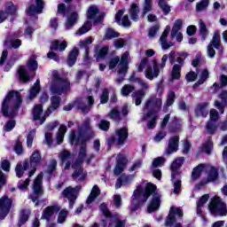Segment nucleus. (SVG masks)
Masks as SVG:
<instances>
[{
	"mask_svg": "<svg viewBox=\"0 0 227 227\" xmlns=\"http://www.w3.org/2000/svg\"><path fill=\"white\" fill-rule=\"evenodd\" d=\"M157 190V186L153 184H148L145 189L138 186L133 193L131 198V205L135 206V208H137L139 205H143V203H146L148 198L152 197V200L148 206L149 214L152 212H155V210H159V207H160V195L157 193L155 191Z\"/></svg>",
	"mask_w": 227,
	"mask_h": 227,
	"instance_id": "1",
	"label": "nucleus"
},
{
	"mask_svg": "<svg viewBox=\"0 0 227 227\" xmlns=\"http://www.w3.org/2000/svg\"><path fill=\"white\" fill-rule=\"evenodd\" d=\"M22 104L20 93L17 91H10L2 105V113L4 116H13L19 111Z\"/></svg>",
	"mask_w": 227,
	"mask_h": 227,
	"instance_id": "2",
	"label": "nucleus"
},
{
	"mask_svg": "<svg viewBox=\"0 0 227 227\" xmlns=\"http://www.w3.org/2000/svg\"><path fill=\"white\" fill-rule=\"evenodd\" d=\"M184 157L176 159L170 167L171 171V181L174 187V194H178L182 187V181L180 180V168L184 164Z\"/></svg>",
	"mask_w": 227,
	"mask_h": 227,
	"instance_id": "3",
	"label": "nucleus"
},
{
	"mask_svg": "<svg viewBox=\"0 0 227 227\" xmlns=\"http://www.w3.org/2000/svg\"><path fill=\"white\" fill-rule=\"evenodd\" d=\"M168 61V55H163L160 62L159 63L156 59H153L151 61V65H149L145 71V78L149 81H153L159 77V74H160V70L166 67V63Z\"/></svg>",
	"mask_w": 227,
	"mask_h": 227,
	"instance_id": "4",
	"label": "nucleus"
},
{
	"mask_svg": "<svg viewBox=\"0 0 227 227\" xmlns=\"http://www.w3.org/2000/svg\"><path fill=\"white\" fill-rule=\"evenodd\" d=\"M208 208L211 215L215 217H217V215H221L222 217L227 215L226 203L223 201L221 197L213 198L209 203Z\"/></svg>",
	"mask_w": 227,
	"mask_h": 227,
	"instance_id": "5",
	"label": "nucleus"
},
{
	"mask_svg": "<svg viewBox=\"0 0 227 227\" xmlns=\"http://www.w3.org/2000/svg\"><path fill=\"white\" fill-rule=\"evenodd\" d=\"M68 86H70V82L68 81L61 79L58 72L52 73V80L51 82V93L55 95H61Z\"/></svg>",
	"mask_w": 227,
	"mask_h": 227,
	"instance_id": "6",
	"label": "nucleus"
},
{
	"mask_svg": "<svg viewBox=\"0 0 227 227\" xmlns=\"http://www.w3.org/2000/svg\"><path fill=\"white\" fill-rule=\"evenodd\" d=\"M162 107V99L159 98H150L144 107V114H157Z\"/></svg>",
	"mask_w": 227,
	"mask_h": 227,
	"instance_id": "7",
	"label": "nucleus"
},
{
	"mask_svg": "<svg viewBox=\"0 0 227 227\" xmlns=\"http://www.w3.org/2000/svg\"><path fill=\"white\" fill-rule=\"evenodd\" d=\"M214 47L217 51H223V46H221V35L217 31L214 32L213 38L207 45V54L208 58H214V56H215V50H214Z\"/></svg>",
	"mask_w": 227,
	"mask_h": 227,
	"instance_id": "8",
	"label": "nucleus"
},
{
	"mask_svg": "<svg viewBox=\"0 0 227 227\" xmlns=\"http://www.w3.org/2000/svg\"><path fill=\"white\" fill-rule=\"evenodd\" d=\"M136 82L139 84L143 90L134 92L132 94V97L135 100L136 106H141V102L145 98L146 95V90H148V88H150V86L148 85V83H146V82H145V80L141 78H137Z\"/></svg>",
	"mask_w": 227,
	"mask_h": 227,
	"instance_id": "9",
	"label": "nucleus"
},
{
	"mask_svg": "<svg viewBox=\"0 0 227 227\" xmlns=\"http://www.w3.org/2000/svg\"><path fill=\"white\" fill-rule=\"evenodd\" d=\"M12 203H13V200L8 196L0 198V219H4L8 215Z\"/></svg>",
	"mask_w": 227,
	"mask_h": 227,
	"instance_id": "10",
	"label": "nucleus"
},
{
	"mask_svg": "<svg viewBox=\"0 0 227 227\" xmlns=\"http://www.w3.org/2000/svg\"><path fill=\"white\" fill-rule=\"evenodd\" d=\"M87 21L92 24H97L102 20L100 17V10L97 5H90L87 10Z\"/></svg>",
	"mask_w": 227,
	"mask_h": 227,
	"instance_id": "11",
	"label": "nucleus"
},
{
	"mask_svg": "<svg viewBox=\"0 0 227 227\" xmlns=\"http://www.w3.org/2000/svg\"><path fill=\"white\" fill-rule=\"evenodd\" d=\"M79 191H81V187L77 186L75 188L67 187L62 192L64 198H67L69 200V207L71 208H74V203L77 200V192Z\"/></svg>",
	"mask_w": 227,
	"mask_h": 227,
	"instance_id": "12",
	"label": "nucleus"
},
{
	"mask_svg": "<svg viewBox=\"0 0 227 227\" xmlns=\"http://www.w3.org/2000/svg\"><path fill=\"white\" fill-rule=\"evenodd\" d=\"M210 121L206 125V129L208 134H214L217 130L215 122L219 120V113L215 109H212L209 114Z\"/></svg>",
	"mask_w": 227,
	"mask_h": 227,
	"instance_id": "13",
	"label": "nucleus"
},
{
	"mask_svg": "<svg viewBox=\"0 0 227 227\" xmlns=\"http://www.w3.org/2000/svg\"><path fill=\"white\" fill-rule=\"evenodd\" d=\"M94 155L90 154L89 156L86 155V145H82L81 148H80V153L78 155V160L74 162V164L72 165V168H75V166H81V164H82V162H85L87 164H90V162H91V160L94 159Z\"/></svg>",
	"mask_w": 227,
	"mask_h": 227,
	"instance_id": "14",
	"label": "nucleus"
},
{
	"mask_svg": "<svg viewBox=\"0 0 227 227\" xmlns=\"http://www.w3.org/2000/svg\"><path fill=\"white\" fill-rule=\"evenodd\" d=\"M184 211L180 209V207H170L168 216L165 223V226H171V224H175L176 221V217H183Z\"/></svg>",
	"mask_w": 227,
	"mask_h": 227,
	"instance_id": "15",
	"label": "nucleus"
},
{
	"mask_svg": "<svg viewBox=\"0 0 227 227\" xmlns=\"http://www.w3.org/2000/svg\"><path fill=\"white\" fill-rule=\"evenodd\" d=\"M206 171L207 173V177L206 180L200 182V185H207V184H210V182H215V180L219 178L217 168L210 165H207Z\"/></svg>",
	"mask_w": 227,
	"mask_h": 227,
	"instance_id": "16",
	"label": "nucleus"
},
{
	"mask_svg": "<svg viewBox=\"0 0 227 227\" xmlns=\"http://www.w3.org/2000/svg\"><path fill=\"white\" fill-rule=\"evenodd\" d=\"M129 58H130V54L129 53V51H126L121 55V61L118 66L119 75H123L124 74H127V70H129Z\"/></svg>",
	"mask_w": 227,
	"mask_h": 227,
	"instance_id": "17",
	"label": "nucleus"
},
{
	"mask_svg": "<svg viewBox=\"0 0 227 227\" xmlns=\"http://www.w3.org/2000/svg\"><path fill=\"white\" fill-rule=\"evenodd\" d=\"M17 13V6L13 3L9 2L6 6V12H0V24L4 22L8 17H13Z\"/></svg>",
	"mask_w": 227,
	"mask_h": 227,
	"instance_id": "18",
	"label": "nucleus"
},
{
	"mask_svg": "<svg viewBox=\"0 0 227 227\" xmlns=\"http://www.w3.org/2000/svg\"><path fill=\"white\" fill-rule=\"evenodd\" d=\"M40 162H42V154H40V152L35 151L30 156V164L31 166H34V168L28 173L29 178H31V176L36 173V166H38Z\"/></svg>",
	"mask_w": 227,
	"mask_h": 227,
	"instance_id": "19",
	"label": "nucleus"
},
{
	"mask_svg": "<svg viewBox=\"0 0 227 227\" xmlns=\"http://www.w3.org/2000/svg\"><path fill=\"white\" fill-rule=\"evenodd\" d=\"M129 137V129L127 127L120 128L115 130L114 141L117 142V145H123Z\"/></svg>",
	"mask_w": 227,
	"mask_h": 227,
	"instance_id": "20",
	"label": "nucleus"
},
{
	"mask_svg": "<svg viewBox=\"0 0 227 227\" xmlns=\"http://www.w3.org/2000/svg\"><path fill=\"white\" fill-rule=\"evenodd\" d=\"M95 99L93 97L89 96L86 98H81L76 100L75 106L79 107L82 111V113H88V104L89 106H93Z\"/></svg>",
	"mask_w": 227,
	"mask_h": 227,
	"instance_id": "21",
	"label": "nucleus"
},
{
	"mask_svg": "<svg viewBox=\"0 0 227 227\" xmlns=\"http://www.w3.org/2000/svg\"><path fill=\"white\" fill-rule=\"evenodd\" d=\"M127 164V159L123 154H118L117 156V164L114 168V175H121L123 173V169H125V166Z\"/></svg>",
	"mask_w": 227,
	"mask_h": 227,
	"instance_id": "22",
	"label": "nucleus"
},
{
	"mask_svg": "<svg viewBox=\"0 0 227 227\" xmlns=\"http://www.w3.org/2000/svg\"><path fill=\"white\" fill-rule=\"evenodd\" d=\"M210 200V195L204 194L198 201H197V215L202 218L203 221H207L205 216L203 215V207L206 205L207 201Z\"/></svg>",
	"mask_w": 227,
	"mask_h": 227,
	"instance_id": "23",
	"label": "nucleus"
},
{
	"mask_svg": "<svg viewBox=\"0 0 227 227\" xmlns=\"http://www.w3.org/2000/svg\"><path fill=\"white\" fill-rule=\"evenodd\" d=\"M59 210H61V207H59V206L58 205L47 207L43 211L42 219H44L45 221H50L51 217H52L54 214H58Z\"/></svg>",
	"mask_w": 227,
	"mask_h": 227,
	"instance_id": "24",
	"label": "nucleus"
},
{
	"mask_svg": "<svg viewBox=\"0 0 227 227\" xmlns=\"http://www.w3.org/2000/svg\"><path fill=\"white\" fill-rule=\"evenodd\" d=\"M59 159H60L61 162L63 164H65V166H64L65 171H67V169H70V165H71L70 161L73 159L72 153H70V152H68L67 150H63L59 153Z\"/></svg>",
	"mask_w": 227,
	"mask_h": 227,
	"instance_id": "25",
	"label": "nucleus"
},
{
	"mask_svg": "<svg viewBox=\"0 0 227 227\" xmlns=\"http://www.w3.org/2000/svg\"><path fill=\"white\" fill-rule=\"evenodd\" d=\"M43 114V107L42 105H36L33 110V118L35 121H39V125H42L45 121V118L42 115Z\"/></svg>",
	"mask_w": 227,
	"mask_h": 227,
	"instance_id": "26",
	"label": "nucleus"
},
{
	"mask_svg": "<svg viewBox=\"0 0 227 227\" xmlns=\"http://www.w3.org/2000/svg\"><path fill=\"white\" fill-rule=\"evenodd\" d=\"M124 11L120 10L116 15H115V22L119 24L120 26H123V27H130V20H129V16H124L122 19L121 17L123 16Z\"/></svg>",
	"mask_w": 227,
	"mask_h": 227,
	"instance_id": "27",
	"label": "nucleus"
},
{
	"mask_svg": "<svg viewBox=\"0 0 227 227\" xmlns=\"http://www.w3.org/2000/svg\"><path fill=\"white\" fill-rule=\"evenodd\" d=\"M180 138L178 137H174L170 138L168 142V149L166 151V155H171V153L178 151V143Z\"/></svg>",
	"mask_w": 227,
	"mask_h": 227,
	"instance_id": "28",
	"label": "nucleus"
},
{
	"mask_svg": "<svg viewBox=\"0 0 227 227\" xmlns=\"http://www.w3.org/2000/svg\"><path fill=\"white\" fill-rule=\"evenodd\" d=\"M35 3L36 6L31 5L30 7H28V15H36V13H42V10H43V0H35Z\"/></svg>",
	"mask_w": 227,
	"mask_h": 227,
	"instance_id": "29",
	"label": "nucleus"
},
{
	"mask_svg": "<svg viewBox=\"0 0 227 227\" xmlns=\"http://www.w3.org/2000/svg\"><path fill=\"white\" fill-rule=\"evenodd\" d=\"M42 180H43V174L40 173L34 180V185H33L34 194H42L43 193Z\"/></svg>",
	"mask_w": 227,
	"mask_h": 227,
	"instance_id": "30",
	"label": "nucleus"
},
{
	"mask_svg": "<svg viewBox=\"0 0 227 227\" xmlns=\"http://www.w3.org/2000/svg\"><path fill=\"white\" fill-rule=\"evenodd\" d=\"M169 31H171V27L167 26L160 38L162 49H169V47H172L173 45V43H166V39L168 38V35H169Z\"/></svg>",
	"mask_w": 227,
	"mask_h": 227,
	"instance_id": "31",
	"label": "nucleus"
},
{
	"mask_svg": "<svg viewBox=\"0 0 227 227\" xmlns=\"http://www.w3.org/2000/svg\"><path fill=\"white\" fill-rule=\"evenodd\" d=\"M208 103H201L197 106L195 110L196 116H202V118H207L208 116Z\"/></svg>",
	"mask_w": 227,
	"mask_h": 227,
	"instance_id": "32",
	"label": "nucleus"
},
{
	"mask_svg": "<svg viewBox=\"0 0 227 227\" xmlns=\"http://www.w3.org/2000/svg\"><path fill=\"white\" fill-rule=\"evenodd\" d=\"M4 45L10 49H19L22 45V41L20 39H12V35H10L4 41Z\"/></svg>",
	"mask_w": 227,
	"mask_h": 227,
	"instance_id": "33",
	"label": "nucleus"
},
{
	"mask_svg": "<svg viewBox=\"0 0 227 227\" xmlns=\"http://www.w3.org/2000/svg\"><path fill=\"white\" fill-rule=\"evenodd\" d=\"M51 106L46 111V113H45L46 116H49V114H51V113H52V111H56V109H58V107H59V104L61 102V98H59V96H53L51 98Z\"/></svg>",
	"mask_w": 227,
	"mask_h": 227,
	"instance_id": "34",
	"label": "nucleus"
},
{
	"mask_svg": "<svg viewBox=\"0 0 227 227\" xmlns=\"http://www.w3.org/2000/svg\"><path fill=\"white\" fill-rule=\"evenodd\" d=\"M219 98H221V102L215 101V107H217L219 111H221L222 114L224 113V106L226 104V98H227V92L226 90H223L221 94L219 95Z\"/></svg>",
	"mask_w": 227,
	"mask_h": 227,
	"instance_id": "35",
	"label": "nucleus"
},
{
	"mask_svg": "<svg viewBox=\"0 0 227 227\" xmlns=\"http://www.w3.org/2000/svg\"><path fill=\"white\" fill-rule=\"evenodd\" d=\"M204 171H207V165L200 164L194 168L192 173V180H198Z\"/></svg>",
	"mask_w": 227,
	"mask_h": 227,
	"instance_id": "36",
	"label": "nucleus"
},
{
	"mask_svg": "<svg viewBox=\"0 0 227 227\" xmlns=\"http://www.w3.org/2000/svg\"><path fill=\"white\" fill-rule=\"evenodd\" d=\"M57 126L58 122L47 126L48 131L45 133V143L49 147H51L52 145V133H51V130H54Z\"/></svg>",
	"mask_w": 227,
	"mask_h": 227,
	"instance_id": "37",
	"label": "nucleus"
},
{
	"mask_svg": "<svg viewBox=\"0 0 227 227\" xmlns=\"http://www.w3.org/2000/svg\"><path fill=\"white\" fill-rule=\"evenodd\" d=\"M73 169H75L72 175L73 178L79 179L81 181L86 178V172L83 168H82L81 165H76L75 168H73Z\"/></svg>",
	"mask_w": 227,
	"mask_h": 227,
	"instance_id": "38",
	"label": "nucleus"
},
{
	"mask_svg": "<svg viewBox=\"0 0 227 227\" xmlns=\"http://www.w3.org/2000/svg\"><path fill=\"white\" fill-rule=\"evenodd\" d=\"M67 47V42L59 43V41L56 40L51 42V51H59L60 52H63Z\"/></svg>",
	"mask_w": 227,
	"mask_h": 227,
	"instance_id": "39",
	"label": "nucleus"
},
{
	"mask_svg": "<svg viewBox=\"0 0 227 227\" xmlns=\"http://www.w3.org/2000/svg\"><path fill=\"white\" fill-rule=\"evenodd\" d=\"M107 52H109V47L108 46H103L102 48L97 49L95 51V58L98 61H100V59H104L106 56H107Z\"/></svg>",
	"mask_w": 227,
	"mask_h": 227,
	"instance_id": "40",
	"label": "nucleus"
},
{
	"mask_svg": "<svg viewBox=\"0 0 227 227\" xmlns=\"http://www.w3.org/2000/svg\"><path fill=\"white\" fill-rule=\"evenodd\" d=\"M27 168H29V161L27 160H26L23 164H18L16 166V176L18 178H21L22 175H24V172L26 169H27Z\"/></svg>",
	"mask_w": 227,
	"mask_h": 227,
	"instance_id": "41",
	"label": "nucleus"
},
{
	"mask_svg": "<svg viewBox=\"0 0 227 227\" xmlns=\"http://www.w3.org/2000/svg\"><path fill=\"white\" fill-rule=\"evenodd\" d=\"M100 195V189H98V186L94 185L90 194L89 195L87 199V204L90 205L95 201V200Z\"/></svg>",
	"mask_w": 227,
	"mask_h": 227,
	"instance_id": "42",
	"label": "nucleus"
},
{
	"mask_svg": "<svg viewBox=\"0 0 227 227\" xmlns=\"http://www.w3.org/2000/svg\"><path fill=\"white\" fill-rule=\"evenodd\" d=\"M150 119L147 127L148 129H154L156 122L155 120H157V114H145L142 117V120H148Z\"/></svg>",
	"mask_w": 227,
	"mask_h": 227,
	"instance_id": "43",
	"label": "nucleus"
},
{
	"mask_svg": "<svg viewBox=\"0 0 227 227\" xmlns=\"http://www.w3.org/2000/svg\"><path fill=\"white\" fill-rule=\"evenodd\" d=\"M78 54H79V50H77V48H74L73 49V51H71L67 58L68 67H74V65H75V61H77Z\"/></svg>",
	"mask_w": 227,
	"mask_h": 227,
	"instance_id": "44",
	"label": "nucleus"
},
{
	"mask_svg": "<svg viewBox=\"0 0 227 227\" xmlns=\"http://www.w3.org/2000/svg\"><path fill=\"white\" fill-rule=\"evenodd\" d=\"M38 93H40V80H36L35 84L30 89L28 98L30 100H33V98H35V97H36Z\"/></svg>",
	"mask_w": 227,
	"mask_h": 227,
	"instance_id": "45",
	"label": "nucleus"
},
{
	"mask_svg": "<svg viewBox=\"0 0 227 227\" xmlns=\"http://www.w3.org/2000/svg\"><path fill=\"white\" fill-rule=\"evenodd\" d=\"M78 19H79V14H77V12L71 13L66 22V28L70 29V27H73L75 22H77Z\"/></svg>",
	"mask_w": 227,
	"mask_h": 227,
	"instance_id": "46",
	"label": "nucleus"
},
{
	"mask_svg": "<svg viewBox=\"0 0 227 227\" xmlns=\"http://www.w3.org/2000/svg\"><path fill=\"white\" fill-rule=\"evenodd\" d=\"M129 15L132 20L137 22L139 20V7L137 4H132L129 10Z\"/></svg>",
	"mask_w": 227,
	"mask_h": 227,
	"instance_id": "47",
	"label": "nucleus"
},
{
	"mask_svg": "<svg viewBox=\"0 0 227 227\" xmlns=\"http://www.w3.org/2000/svg\"><path fill=\"white\" fill-rule=\"evenodd\" d=\"M65 134H67V126L61 125L57 133V144L61 145L63 143V139H65Z\"/></svg>",
	"mask_w": 227,
	"mask_h": 227,
	"instance_id": "48",
	"label": "nucleus"
},
{
	"mask_svg": "<svg viewBox=\"0 0 227 227\" xmlns=\"http://www.w3.org/2000/svg\"><path fill=\"white\" fill-rule=\"evenodd\" d=\"M118 36H120V34L118 32L114 31V29L113 28H108L105 33L103 40L104 42H106V40H112V38H118Z\"/></svg>",
	"mask_w": 227,
	"mask_h": 227,
	"instance_id": "49",
	"label": "nucleus"
},
{
	"mask_svg": "<svg viewBox=\"0 0 227 227\" xmlns=\"http://www.w3.org/2000/svg\"><path fill=\"white\" fill-rule=\"evenodd\" d=\"M184 24V21L182 20H176L174 22V26L172 27V32L170 34L171 38H175L176 36V33L182 29V25Z\"/></svg>",
	"mask_w": 227,
	"mask_h": 227,
	"instance_id": "50",
	"label": "nucleus"
},
{
	"mask_svg": "<svg viewBox=\"0 0 227 227\" xmlns=\"http://www.w3.org/2000/svg\"><path fill=\"white\" fill-rule=\"evenodd\" d=\"M208 4H210V0H201L196 4V12H205L208 8Z\"/></svg>",
	"mask_w": 227,
	"mask_h": 227,
	"instance_id": "51",
	"label": "nucleus"
},
{
	"mask_svg": "<svg viewBox=\"0 0 227 227\" xmlns=\"http://www.w3.org/2000/svg\"><path fill=\"white\" fill-rule=\"evenodd\" d=\"M18 74L22 82H27V81H29V75L27 74V72L26 71V68L24 67H20Z\"/></svg>",
	"mask_w": 227,
	"mask_h": 227,
	"instance_id": "52",
	"label": "nucleus"
},
{
	"mask_svg": "<svg viewBox=\"0 0 227 227\" xmlns=\"http://www.w3.org/2000/svg\"><path fill=\"white\" fill-rule=\"evenodd\" d=\"M91 21L85 22L76 32V35H85L91 29Z\"/></svg>",
	"mask_w": 227,
	"mask_h": 227,
	"instance_id": "53",
	"label": "nucleus"
},
{
	"mask_svg": "<svg viewBox=\"0 0 227 227\" xmlns=\"http://www.w3.org/2000/svg\"><path fill=\"white\" fill-rule=\"evenodd\" d=\"M199 28L203 40H207V35H208V29H207V25L201 20H199Z\"/></svg>",
	"mask_w": 227,
	"mask_h": 227,
	"instance_id": "54",
	"label": "nucleus"
},
{
	"mask_svg": "<svg viewBox=\"0 0 227 227\" xmlns=\"http://www.w3.org/2000/svg\"><path fill=\"white\" fill-rule=\"evenodd\" d=\"M209 77L208 70L203 69L200 74H199V81L196 85L200 86V84H203L207 79Z\"/></svg>",
	"mask_w": 227,
	"mask_h": 227,
	"instance_id": "55",
	"label": "nucleus"
},
{
	"mask_svg": "<svg viewBox=\"0 0 227 227\" xmlns=\"http://www.w3.org/2000/svg\"><path fill=\"white\" fill-rule=\"evenodd\" d=\"M213 149L214 144L210 139H208L202 146V152H204V153H207V155H210V153H212Z\"/></svg>",
	"mask_w": 227,
	"mask_h": 227,
	"instance_id": "56",
	"label": "nucleus"
},
{
	"mask_svg": "<svg viewBox=\"0 0 227 227\" xmlns=\"http://www.w3.org/2000/svg\"><path fill=\"white\" fill-rule=\"evenodd\" d=\"M81 132H93V126H91V121L89 119L85 120L83 124L80 129Z\"/></svg>",
	"mask_w": 227,
	"mask_h": 227,
	"instance_id": "57",
	"label": "nucleus"
},
{
	"mask_svg": "<svg viewBox=\"0 0 227 227\" xmlns=\"http://www.w3.org/2000/svg\"><path fill=\"white\" fill-rule=\"evenodd\" d=\"M182 70V65L176 64L172 68V79H180V72Z\"/></svg>",
	"mask_w": 227,
	"mask_h": 227,
	"instance_id": "58",
	"label": "nucleus"
},
{
	"mask_svg": "<svg viewBox=\"0 0 227 227\" xmlns=\"http://www.w3.org/2000/svg\"><path fill=\"white\" fill-rule=\"evenodd\" d=\"M134 90H135L134 86L126 84L122 87L121 93L122 97H129V95H130V93H132Z\"/></svg>",
	"mask_w": 227,
	"mask_h": 227,
	"instance_id": "59",
	"label": "nucleus"
},
{
	"mask_svg": "<svg viewBox=\"0 0 227 227\" xmlns=\"http://www.w3.org/2000/svg\"><path fill=\"white\" fill-rule=\"evenodd\" d=\"M29 211L27 210H23L20 213V223H19V226H22V224H24L25 223H27V220L29 219Z\"/></svg>",
	"mask_w": 227,
	"mask_h": 227,
	"instance_id": "60",
	"label": "nucleus"
},
{
	"mask_svg": "<svg viewBox=\"0 0 227 227\" xmlns=\"http://www.w3.org/2000/svg\"><path fill=\"white\" fill-rule=\"evenodd\" d=\"M109 118H110V120H113L114 121H121V115L120 114L119 111L116 109H113L109 113Z\"/></svg>",
	"mask_w": 227,
	"mask_h": 227,
	"instance_id": "61",
	"label": "nucleus"
},
{
	"mask_svg": "<svg viewBox=\"0 0 227 227\" xmlns=\"http://www.w3.org/2000/svg\"><path fill=\"white\" fill-rule=\"evenodd\" d=\"M164 162H166V160L162 157H158L154 159L152 163V169L159 168L160 166H164Z\"/></svg>",
	"mask_w": 227,
	"mask_h": 227,
	"instance_id": "62",
	"label": "nucleus"
},
{
	"mask_svg": "<svg viewBox=\"0 0 227 227\" xmlns=\"http://www.w3.org/2000/svg\"><path fill=\"white\" fill-rule=\"evenodd\" d=\"M159 6H160V8H161V10H162L163 13H165V15H168V13H169V12H171V7L169 5H168V4H166L164 0L159 1Z\"/></svg>",
	"mask_w": 227,
	"mask_h": 227,
	"instance_id": "63",
	"label": "nucleus"
},
{
	"mask_svg": "<svg viewBox=\"0 0 227 227\" xmlns=\"http://www.w3.org/2000/svg\"><path fill=\"white\" fill-rule=\"evenodd\" d=\"M69 141L71 145H79L81 138L77 137L74 131H71L69 134Z\"/></svg>",
	"mask_w": 227,
	"mask_h": 227,
	"instance_id": "64",
	"label": "nucleus"
}]
</instances>
